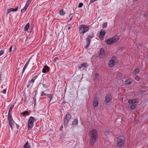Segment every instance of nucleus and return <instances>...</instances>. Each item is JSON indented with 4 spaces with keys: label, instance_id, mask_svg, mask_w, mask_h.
Masks as SVG:
<instances>
[{
    "label": "nucleus",
    "instance_id": "423d86ee",
    "mask_svg": "<svg viewBox=\"0 0 148 148\" xmlns=\"http://www.w3.org/2000/svg\"><path fill=\"white\" fill-rule=\"evenodd\" d=\"M36 121L34 117L31 116L29 118L28 122V129H31L33 126V123L34 121Z\"/></svg>",
    "mask_w": 148,
    "mask_h": 148
},
{
    "label": "nucleus",
    "instance_id": "37998d69",
    "mask_svg": "<svg viewBox=\"0 0 148 148\" xmlns=\"http://www.w3.org/2000/svg\"><path fill=\"white\" fill-rule=\"evenodd\" d=\"M73 16L74 15H72V16H71V17L70 18L69 22L71 21L72 20Z\"/></svg>",
    "mask_w": 148,
    "mask_h": 148
},
{
    "label": "nucleus",
    "instance_id": "864d4df0",
    "mask_svg": "<svg viewBox=\"0 0 148 148\" xmlns=\"http://www.w3.org/2000/svg\"><path fill=\"white\" fill-rule=\"evenodd\" d=\"M62 127L63 128L62 125V126L60 127V129H61L62 128Z\"/></svg>",
    "mask_w": 148,
    "mask_h": 148
},
{
    "label": "nucleus",
    "instance_id": "c756f323",
    "mask_svg": "<svg viewBox=\"0 0 148 148\" xmlns=\"http://www.w3.org/2000/svg\"><path fill=\"white\" fill-rule=\"evenodd\" d=\"M139 71V70L138 68H136L134 70V72L135 73H138Z\"/></svg>",
    "mask_w": 148,
    "mask_h": 148
},
{
    "label": "nucleus",
    "instance_id": "c03bdc74",
    "mask_svg": "<svg viewBox=\"0 0 148 148\" xmlns=\"http://www.w3.org/2000/svg\"><path fill=\"white\" fill-rule=\"evenodd\" d=\"M58 58L57 57H56L54 58V61L56 62L57 60L58 59Z\"/></svg>",
    "mask_w": 148,
    "mask_h": 148
},
{
    "label": "nucleus",
    "instance_id": "c9c22d12",
    "mask_svg": "<svg viewBox=\"0 0 148 148\" xmlns=\"http://www.w3.org/2000/svg\"><path fill=\"white\" fill-rule=\"evenodd\" d=\"M6 91V88L4 89L3 90L1 91V92L4 94H5Z\"/></svg>",
    "mask_w": 148,
    "mask_h": 148
},
{
    "label": "nucleus",
    "instance_id": "ea45409f",
    "mask_svg": "<svg viewBox=\"0 0 148 148\" xmlns=\"http://www.w3.org/2000/svg\"><path fill=\"white\" fill-rule=\"evenodd\" d=\"M12 46H11L10 47V48H9V52L10 53H12Z\"/></svg>",
    "mask_w": 148,
    "mask_h": 148
},
{
    "label": "nucleus",
    "instance_id": "f8f14e48",
    "mask_svg": "<svg viewBox=\"0 0 148 148\" xmlns=\"http://www.w3.org/2000/svg\"><path fill=\"white\" fill-rule=\"evenodd\" d=\"M49 68L47 65H45L44 67L43 68L42 70V72L43 73H46L48 72L49 71Z\"/></svg>",
    "mask_w": 148,
    "mask_h": 148
},
{
    "label": "nucleus",
    "instance_id": "5701e85b",
    "mask_svg": "<svg viewBox=\"0 0 148 148\" xmlns=\"http://www.w3.org/2000/svg\"><path fill=\"white\" fill-rule=\"evenodd\" d=\"M59 14L61 16H63L65 14V12L63 9H61L59 11Z\"/></svg>",
    "mask_w": 148,
    "mask_h": 148
},
{
    "label": "nucleus",
    "instance_id": "5fc2aeb1",
    "mask_svg": "<svg viewBox=\"0 0 148 148\" xmlns=\"http://www.w3.org/2000/svg\"><path fill=\"white\" fill-rule=\"evenodd\" d=\"M32 29H33V27H32L31 29V30Z\"/></svg>",
    "mask_w": 148,
    "mask_h": 148
},
{
    "label": "nucleus",
    "instance_id": "b1692460",
    "mask_svg": "<svg viewBox=\"0 0 148 148\" xmlns=\"http://www.w3.org/2000/svg\"><path fill=\"white\" fill-rule=\"evenodd\" d=\"M24 147L25 148H29L30 145L27 141L24 145Z\"/></svg>",
    "mask_w": 148,
    "mask_h": 148
},
{
    "label": "nucleus",
    "instance_id": "9d476101",
    "mask_svg": "<svg viewBox=\"0 0 148 148\" xmlns=\"http://www.w3.org/2000/svg\"><path fill=\"white\" fill-rule=\"evenodd\" d=\"M116 64V63L114 60L112 59L110 60L108 63V64L109 66L111 67H113L114 65Z\"/></svg>",
    "mask_w": 148,
    "mask_h": 148
},
{
    "label": "nucleus",
    "instance_id": "bb28decb",
    "mask_svg": "<svg viewBox=\"0 0 148 148\" xmlns=\"http://www.w3.org/2000/svg\"><path fill=\"white\" fill-rule=\"evenodd\" d=\"M28 112L27 111H25L21 113V114L23 116H25V115H27V114L28 113Z\"/></svg>",
    "mask_w": 148,
    "mask_h": 148
},
{
    "label": "nucleus",
    "instance_id": "8fccbe9b",
    "mask_svg": "<svg viewBox=\"0 0 148 148\" xmlns=\"http://www.w3.org/2000/svg\"><path fill=\"white\" fill-rule=\"evenodd\" d=\"M71 27H68V29L69 30L70 29H71Z\"/></svg>",
    "mask_w": 148,
    "mask_h": 148
},
{
    "label": "nucleus",
    "instance_id": "20e7f679",
    "mask_svg": "<svg viewBox=\"0 0 148 148\" xmlns=\"http://www.w3.org/2000/svg\"><path fill=\"white\" fill-rule=\"evenodd\" d=\"M42 77H38V74L34 76H33L32 79L29 81L27 85V87L29 88L30 87H32L33 85V84L35 80L37 79L38 81H39L41 79Z\"/></svg>",
    "mask_w": 148,
    "mask_h": 148
},
{
    "label": "nucleus",
    "instance_id": "9b49d317",
    "mask_svg": "<svg viewBox=\"0 0 148 148\" xmlns=\"http://www.w3.org/2000/svg\"><path fill=\"white\" fill-rule=\"evenodd\" d=\"M105 34L106 32L104 30L101 31L99 33V38L100 40H102L103 39Z\"/></svg>",
    "mask_w": 148,
    "mask_h": 148
},
{
    "label": "nucleus",
    "instance_id": "473e14b6",
    "mask_svg": "<svg viewBox=\"0 0 148 148\" xmlns=\"http://www.w3.org/2000/svg\"><path fill=\"white\" fill-rule=\"evenodd\" d=\"M107 24L106 23H105L103 24L102 27L103 28H105L107 27Z\"/></svg>",
    "mask_w": 148,
    "mask_h": 148
},
{
    "label": "nucleus",
    "instance_id": "f03ea898",
    "mask_svg": "<svg viewBox=\"0 0 148 148\" xmlns=\"http://www.w3.org/2000/svg\"><path fill=\"white\" fill-rule=\"evenodd\" d=\"M117 146L119 147H122L125 141V137L123 136H119L117 138Z\"/></svg>",
    "mask_w": 148,
    "mask_h": 148
},
{
    "label": "nucleus",
    "instance_id": "dca6fc26",
    "mask_svg": "<svg viewBox=\"0 0 148 148\" xmlns=\"http://www.w3.org/2000/svg\"><path fill=\"white\" fill-rule=\"evenodd\" d=\"M99 101L97 99L94 100L93 101V105L95 107L97 106L98 104Z\"/></svg>",
    "mask_w": 148,
    "mask_h": 148
},
{
    "label": "nucleus",
    "instance_id": "79ce46f5",
    "mask_svg": "<svg viewBox=\"0 0 148 148\" xmlns=\"http://www.w3.org/2000/svg\"><path fill=\"white\" fill-rule=\"evenodd\" d=\"M41 85H42L44 87H46L45 86V84H41L40 83L38 85V86H41Z\"/></svg>",
    "mask_w": 148,
    "mask_h": 148
},
{
    "label": "nucleus",
    "instance_id": "72a5a7b5",
    "mask_svg": "<svg viewBox=\"0 0 148 148\" xmlns=\"http://www.w3.org/2000/svg\"><path fill=\"white\" fill-rule=\"evenodd\" d=\"M42 93H41V96H48V94H45L44 93V91H42Z\"/></svg>",
    "mask_w": 148,
    "mask_h": 148
},
{
    "label": "nucleus",
    "instance_id": "393cba45",
    "mask_svg": "<svg viewBox=\"0 0 148 148\" xmlns=\"http://www.w3.org/2000/svg\"><path fill=\"white\" fill-rule=\"evenodd\" d=\"M31 2V1L30 0H28L27 1L25 5V6L27 8H28L29 5L30 4Z\"/></svg>",
    "mask_w": 148,
    "mask_h": 148
},
{
    "label": "nucleus",
    "instance_id": "f704fd0d",
    "mask_svg": "<svg viewBox=\"0 0 148 148\" xmlns=\"http://www.w3.org/2000/svg\"><path fill=\"white\" fill-rule=\"evenodd\" d=\"M83 4L82 3H79V5L78 6V7L79 8H80L82 7L83 6Z\"/></svg>",
    "mask_w": 148,
    "mask_h": 148
},
{
    "label": "nucleus",
    "instance_id": "2eb2a0df",
    "mask_svg": "<svg viewBox=\"0 0 148 148\" xmlns=\"http://www.w3.org/2000/svg\"><path fill=\"white\" fill-rule=\"evenodd\" d=\"M138 100V99H130L128 100V102L130 103H137Z\"/></svg>",
    "mask_w": 148,
    "mask_h": 148
},
{
    "label": "nucleus",
    "instance_id": "4be33fe9",
    "mask_svg": "<svg viewBox=\"0 0 148 148\" xmlns=\"http://www.w3.org/2000/svg\"><path fill=\"white\" fill-rule=\"evenodd\" d=\"M48 96L49 98V102H51V100L52 99L53 96V94H48Z\"/></svg>",
    "mask_w": 148,
    "mask_h": 148
},
{
    "label": "nucleus",
    "instance_id": "a211bd4d",
    "mask_svg": "<svg viewBox=\"0 0 148 148\" xmlns=\"http://www.w3.org/2000/svg\"><path fill=\"white\" fill-rule=\"evenodd\" d=\"M14 107V106L13 105H12L10 107L8 111V116H12L11 112L12 111V109Z\"/></svg>",
    "mask_w": 148,
    "mask_h": 148
},
{
    "label": "nucleus",
    "instance_id": "aec40b11",
    "mask_svg": "<svg viewBox=\"0 0 148 148\" xmlns=\"http://www.w3.org/2000/svg\"><path fill=\"white\" fill-rule=\"evenodd\" d=\"M88 66L87 63H84L81 65V66L79 67V69H80L82 68H86Z\"/></svg>",
    "mask_w": 148,
    "mask_h": 148
},
{
    "label": "nucleus",
    "instance_id": "f3484780",
    "mask_svg": "<svg viewBox=\"0 0 148 148\" xmlns=\"http://www.w3.org/2000/svg\"><path fill=\"white\" fill-rule=\"evenodd\" d=\"M18 7H17L16 8H11L9 9L8 10L7 14H8L10 12H13V11H16L18 10Z\"/></svg>",
    "mask_w": 148,
    "mask_h": 148
},
{
    "label": "nucleus",
    "instance_id": "6e6552de",
    "mask_svg": "<svg viewBox=\"0 0 148 148\" xmlns=\"http://www.w3.org/2000/svg\"><path fill=\"white\" fill-rule=\"evenodd\" d=\"M71 118V116L69 114H67L64 119V125H67Z\"/></svg>",
    "mask_w": 148,
    "mask_h": 148
},
{
    "label": "nucleus",
    "instance_id": "3c124183",
    "mask_svg": "<svg viewBox=\"0 0 148 148\" xmlns=\"http://www.w3.org/2000/svg\"><path fill=\"white\" fill-rule=\"evenodd\" d=\"M138 0H133V1L135 2L136 1H138Z\"/></svg>",
    "mask_w": 148,
    "mask_h": 148
},
{
    "label": "nucleus",
    "instance_id": "7ed1b4c3",
    "mask_svg": "<svg viewBox=\"0 0 148 148\" xmlns=\"http://www.w3.org/2000/svg\"><path fill=\"white\" fill-rule=\"evenodd\" d=\"M79 28V33L83 35L87 32L89 29V26L85 25H80Z\"/></svg>",
    "mask_w": 148,
    "mask_h": 148
},
{
    "label": "nucleus",
    "instance_id": "e433bc0d",
    "mask_svg": "<svg viewBox=\"0 0 148 148\" xmlns=\"http://www.w3.org/2000/svg\"><path fill=\"white\" fill-rule=\"evenodd\" d=\"M4 51L3 50H1L0 51V56L4 54Z\"/></svg>",
    "mask_w": 148,
    "mask_h": 148
},
{
    "label": "nucleus",
    "instance_id": "603ef678",
    "mask_svg": "<svg viewBox=\"0 0 148 148\" xmlns=\"http://www.w3.org/2000/svg\"><path fill=\"white\" fill-rule=\"evenodd\" d=\"M140 92H143V90H142V91L140 90Z\"/></svg>",
    "mask_w": 148,
    "mask_h": 148
},
{
    "label": "nucleus",
    "instance_id": "a878e982",
    "mask_svg": "<svg viewBox=\"0 0 148 148\" xmlns=\"http://www.w3.org/2000/svg\"><path fill=\"white\" fill-rule=\"evenodd\" d=\"M78 124V120L77 119H75L73 122V124L74 125H77Z\"/></svg>",
    "mask_w": 148,
    "mask_h": 148
},
{
    "label": "nucleus",
    "instance_id": "0eeeda50",
    "mask_svg": "<svg viewBox=\"0 0 148 148\" xmlns=\"http://www.w3.org/2000/svg\"><path fill=\"white\" fill-rule=\"evenodd\" d=\"M7 117L9 126L12 129L14 125L15 122L12 119V116H8Z\"/></svg>",
    "mask_w": 148,
    "mask_h": 148
},
{
    "label": "nucleus",
    "instance_id": "412c9836",
    "mask_svg": "<svg viewBox=\"0 0 148 148\" xmlns=\"http://www.w3.org/2000/svg\"><path fill=\"white\" fill-rule=\"evenodd\" d=\"M29 27V23H27V25L25 26L24 27V30L25 31H27Z\"/></svg>",
    "mask_w": 148,
    "mask_h": 148
},
{
    "label": "nucleus",
    "instance_id": "6ab92c4d",
    "mask_svg": "<svg viewBox=\"0 0 148 148\" xmlns=\"http://www.w3.org/2000/svg\"><path fill=\"white\" fill-rule=\"evenodd\" d=\"M91 39H90L89 38H87L86 39V44L85 46V48L86 49L88 47L89 45L91 42Z\"/></svg>",
    "mask_w": 148,
    "mask_h": 148
},
{
    "label": "nucleus",
    "instance_id": "39448f33",
    "mask_svg": "<svg viewBox=\"0 0 148 148\" xmlns=\"http://www.w3.org/2000/svg\"><path fill=\"white\" fill-rule=\"evenodd\" d=\"M119 39V36L116 35L112 38L108 39L106 40V43L108 45H111L113 43L116 42Z\"/></svg>",
    "mask_w": 148,
    "mask_h": 148
},
{
    "label": "nucleus",
    "instance_id": "f257e3e1",
    "mask_svg": "<svg viewBox=\"0 0 148 148\" xmlns=\"http://www.w3.org/2000/svg\"><path fill=\"white\" fill-rule=\"evenodd\" d=\"M89 134L90 137V145L93 146L97 140L98 137V133L95 130L92 129L89 132Z\"/></svg>",
    "mask_w": 148,
    "mask_h": 148
},
{
    "label": "nucleus",
    "instance_id": "4468645a",
    "mask_svg": "<svg viewBox=\"0 0 148 148\" xmlns=\"http://www.w3.org/2000/svg\"><path fill=\"white\" fill-rule=\"evenodd\" d=\"M30 58H29V59L28 60L27 62L26 63L25 65H24V67L23 68V69L22 75L23 74V73L25 71V69L27 68V66L28 64H29V62H30Z\"/></svg>",
    "mask_w": 148,
    "mask_h": 148
},
{
    "label": "nucleus",
    "instance_id": "58836bf2",
    "mask_svg": "<svg viewBox=\"0 0 148 148\" xmlns=\"http://www.w3.org/2000/svg\"><path fill=\"white\" fill-rule=\"evenodd\" d=\"M73 13L71 11L70 12V14L69 15V16H72V15H73Z\"/></svg>",
    "mask_w": 148,
    "mask_h": 148
},
{
    "label": "nucleus",
    "instance_id": "1a4fd4ad",
    "mask_svg": "<svg viewBox=\"0 0 148 148\" xmlns=\"http://www.w3.org/2000/svg\"><path fill=\"white\" fill-rule=\"evenodd\" d=\"M112 97L110 95H107L105 97V101L106 103H108L112 100Z\"/></svg>",
    "mask_w": 148,
    "mask_h": 148
},
{
    "label": "nucleus",
    "instance_id": "de8ad7c7",
    "mask_svg": "<svg viewBox=\"0 0 148 148\" xmlns=\"http://www.w3.org/2000/svg\"><path fill=\"white\" fill-rule=\"evenodd\" d=\"M116 57L115 56L112 57V59H113L114 60H115L116 59Z\"/></svg>",
    "mask_w": 148,
    "mask_h": 148
},
{
    "label": "nucleus",
    "instance_id": "49530a36",
    "mask_svg": "<svg viewBox=\"0 0 148 148\" xmlns=\"http://www.w3.org/2000/svg\"><path fill=\"white\" fill-rule=\"evenodd\" d=\"M119 49L121 50L123 49H124V47H120Z\"/></svg>",
    "mask_w": 148,
    "mask_h": 148
},
{
    "label": "nucleus",
    "instance_id": "cd10ccee",
    "mask_svg": "<svg viewBox=\"0 0 148 148\" xmlns=\"http://www.w3.org/2000/svg\"><path fill=\"white\" fill-rule=\"evenodd\" d=\"M95 79H98L99 77V75L97 73H96L95 74Z\"/></svg>",
    "mask_w": 148,
    "mask_h": 148
},
{
    "label": "nucleus",
    "instance_id": "ddd939ff",
    "mask_svg": "<svg viewBox=\"0 0 148 148\" xmlns=\"http://www.w3.org/2000/svg\"><path fill=\"white\" fill-rule=\"evenodd\" d=\"M105 55V52L104 49L103 48L101 49L100 53H99V56L101 58H102Z\"/></svg>",
    "mask_w": 148,
    "mask_h": 148
},
{
    "label": "nucleus",
    "instance_id": "4c0bfd02",
    "mask_svg": "<svg viewBox=\"0 0 148 148\" xmlns=\"http://www.w3.org/2000/svg\"><path fill=\"white\" fill-rule=\"evenodd\" d=\"M88 36H92V37H94V34L92 32H91L88 35Z\"/></svg>",
    "mask_w": 148,
    "mask_h": 148
},
{
    "label": "nucleus",
    "instance_id": "7c9ffc66",
    "mask_svg": "<svg viewBox=\"0 0 148 148\" xmlns=\"http://www.w3.org/2000/svg\"><path fill=\"white\" fill-rule=\"evenodd\" d=\"M136 105H132L130 107V108L132 110H134L136 108Z\"/></svg>",
    "mask_w": 148,
    "mask_h": 148
},
{
    "label": "nucleus",
    "instance_id": "09e8293b",
    "mask_svg": "<svg viewBox=\"0 0 148 148\" xmlns=\"http://www.w3.org/2000/svg\"><path fill=\"white\" fill-rule=\"evenodd\" d=\"M147 13H145V14L144 15H145V17L146 16H147Z\"/></svg>",
    "mask_w": 148,
    "mask_h": 148
},
{
    "label": "nucleus",
    "instance_id": "a18cd8bd",
    "mask_svg": "<svg viewBox=\"0 0 148 148\" xmlns=\"http://www.w3.org/2000/svg\"><path fill=\"white\" fill-rule=\"evenodd\" d=\"M93 37H94L90 36H88V38L91 40V39L93 38Z\"/></svg>",
    "mask_w": 148,
    "mask_h": 148
},
{
    "label": "nucleus",
    "instance_id": "c85d7f7f",
    "mask_svg": "<svg viewBox=\"0 0 148 148\" xmlns=\"http://www.w3.org/2000/svg\"><path fill=\"white\" fill-rule=\"evenodd\" d=\"M27 8L25 6L23 9L21 10V12L22 13L24 12H25V11L26 10Z\"/></svg>",
    "mask_w": 148,
    "mask_h": 148
},
{
    "label": "nucleus",
    "instance_id": "2f4dec72",
    "mask_svg": "<svg viewBox=\"0 0 148 148\" xmlns=\"http://www.w3.org/2000/svg\"><path fill=\"white\" fill-rule=\"evenodd\" d=\"M131 83V82L129 79H127L125 81V84H130Z\"/></svg>",
    "mask_w": 148,
    "mask_h": 148
},
{
    "label": "nucleus",
    "instance_id": "a19ab883",
    "mask_svg": "<svg viewBox=\"0 0 148 148\" xmlns=\"http://www.w3.org/2000/svg\"><path fill=\"white\" fill-rule=\"evenodd\" d=\"M135 79L137 81H138L139 79V77L138 76H137L135 78Z\"/></svg>",
    "mask_w": 148,
    "mask_h": 148
}]
</instances>
